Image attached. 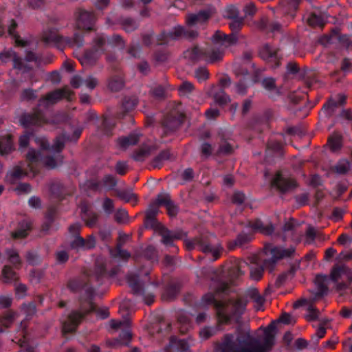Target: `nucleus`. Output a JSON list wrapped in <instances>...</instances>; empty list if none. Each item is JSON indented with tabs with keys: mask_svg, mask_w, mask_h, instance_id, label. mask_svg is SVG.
<instances>
[{
	"mask_svg": "<svg viewBox=\"0 0 352 352\" xmlns=\"http://www.w3.org/2000/svg\"><path fill=\"white\" fill-rule=\"evenodd\" d=\"M13 142H12V135H6L1 138L0 139V155H6L9 154L12 150Z\"/></svg>",
	"mask_w": 352,
	"mask_h": 352,
	"instance_id": "27",
	"label": "nucleus"
},
{
	"mask_svg": "<svg viewBox=\"0 0 352 352\" xmlns=\"http://www.w3.org/2000/svg\"><path fill=\"white\" fill-rule=\"evenodd\" d=\"M184 32L186 29L182 26L175 27L172 32H169V36L171 40H176L181 37H184Z\"/></svg>",
	"mask_w": 352,
	"mask_h": 352,
	"instance_id": "60",
	"label": "nucleus"
},
{
	"mask_svg": "<svg viewBox=\"0 0 352 352\" xmlns=\"http://www.w3.org/2000/svg\"><path fill=\"white\" fill-rule=\"evenodd\" d=\"M278 50L268 44L264 45L259 52L260 56L271 63L272 66L278 67L280 65V58L278 56Z\"/></svg>",
	"mask_w": 352,
	"mask_h": 352,
	"instance_id": "15",
	"label": "nucleus"
},
{
	"mask_svg": "<svg viewBox=\"0 0 352 352\" xmlns=\"http://www.w3.org/2000/svg\"><path fill=\"white\" fill-rule=\"evenodd\" d=\"M258 28L261 30L274 32L280 31L282 26L277 22H270L268 19L263 18L258 23Z\"/></svg>",
	"mask_w": 352,
	"mask_h": 352,
	"instance_id": "25",
	"label": "nucleus"
},
{
	"mask_svg": "<svg viewBox=\"0 0 352 352\" xmlns=\"http://www.w3.org/2000/svg\"><path fill=\"white\" fill-rule=\"evenodd\" d=\"M91 279H88L87 276L86 275H83L80 277L69 280L67 283V287L73 292H77L80 291L83 287L85 288V292L87 293V297L83 298L82 297L81 299H87L89 293L87 292V289H91L89 287H87V282L90 281Z\"/></svg>",
	"mask_w": 352,
	"mask_h": 352,
	"instance_id": "19",
	"label": "nucleus"
},
{
	"mask_svg": "<svg viewBox=\"0 0 352 352\" xmlns=\"http://www.w3.org/2000/svg\"><path fill=\"white\" fill-rule=\"evenodd\" d=\"M151 155V147L143 146L137 149L133 153V159L136 161H143Z\"/></svg>",
	"mask_w": 352,
	"mask_h": 352,
	"instance_id": "40",
	"label": "nucleus"
},
{
	"mask_svg": "<svg viewBox=\"0 0 352 352\" xmlns=\"http://www.w3.org/2000/svg\"><path fill=\"white\" fill-rule=\"evenodd\" d=\"M252 237L250 235L245 233L239 234L234 241L235 246H243L250 241Z\"/></svg>",
	"mask_w": 352,
	"mask_h": 352,
	"instance_id": "61",
	"label": "nucleus"
},
{
	"mask_svg": "<svg viewBox=\"0 0 352 352\" xmlns=\"http://www.w3.org/2000/svg\"><path fill=\"white\" fill-rule=\"evenodd\" d=\"M116 195L120 199L126 202H131L133 205L136 204L138 201L137 196L131 192L124 190L117 191Z\"/></svg>",
	"mask_w": 352,
	"mask_h": 352,
	"instance_id": "46",
	"label": "nucleus"
},
{
	"mask_svg": "<svg viewBox=\"0 0 352 352\" xmlns=\"http://www.w3.org/2000/svg\"><path fill=\"white\" fill-rule=\"evenodd\" d=\"M124 87V81L120 76H115L109 78L108 88L113 92L122 90Z\"/></svg>",
	"mask_w": 352,
	"mask_h": 352,
	"instance_id": "36",
	"label": "nucleus"
},
{
	"mask_svg": "<svg viewBox=\"0 0 352 352\" xmlns=\"http://www.w3.org/2000/svg\"><path fill=\"white\" fill-rule=\"evenodd\" d=\"M248 296L256 304V309L258 310L263 305L265 299L258 294L256 288L250 289L248 292Z\"/></svg>",
	"mask_w": 352,
	"mask_h": 352,
	"instance_id": "41",
	"label": "nucleus"
},
{
	"mask_svg": "<svg viewBox=\"0 0 352 352\" xmlns=\"http://www.w3.org/2000/svg\"><path fill=\"white\" fill-rule=\"evenodd\" d=\"M2 275L4 278V282L10 283L18 280L16 274L13 271L11 267L6 265L2 270Z\"/></svg>",
	"mask_w": 352,
	"mask_h": 352,
	"instance_id": "44",
	"label": "nucleus"
},
{
	"mask_svg": "<svg viewBox=\"0 0 352 352\" xmlns=\"http://www.w3.org/2000/svg\"><path fill=\"white\" fill-rule=\"evenodd\" d=\"M25 175H26V173L21 168V166H16L10 173L6 175V180L8 183L14 184L18 179Z\"/></svg>",
	"mask_w": 352,
	"mask_h": 352,
	"instance_id": "31",
	"label": "nucleus"
},
{
	"mask_svg": "<svg viewBox=\"0 0 352 352\" xmlns=\"http://www.w3.org/2000/svg\"><path fill=\"white\" fill-rule=\"evenodd\" d=\"M301 0H282L280 6L283 4H288V8L284 10L285 14H288L292 11H296L298 9V5Z\"/></svg>",
	"mask_w": 352,
	"mask_h": 352,
	"instance_id": "54",
	"label": "nucleus"
},
{
	"mask_svg": "<svg viewBox=\"0 0 352 352\" xmlns=\"http://www.w3.org/2000/svg\"><path fill=\"white\" fill-rule=\"evenodd\" d=\"M184 118L182 104H175L162 121L164 133L167 134L177 131L183 124Z\"/></svg>",
	"mask_w": 352,
	"mask_h": 352,
	"instance_id": "8",
	"label": "nucleus"
},
{
	"mask_svg": "<svg viewBox=\"0 0 352 352\" xmlns=\"http://www.w3.org/2000/svg\"><path fill=\"white\" fill-rule=\"evenodd\" d=\"M173 155L168 150L163 151L153 160L152 166L154 168H160L163 162L171 159Z\"/></svg>",
	"mask_w": 352,
	"mask_h": 352,
	"instance_id": "38",
	"label": "nucleus"
},
{
	"mask_svg": "<svg viewBox=\"0 0 352 352\" xmlns=\"http://www.w3.org/2000/svg\"><path fill=\"white\" fill-rule=\"evenodd\" d=\"M239 10L234 6H230L227 8L226 10V16L230 19H236L240 18L239 16Z\"/></svg>",
	"mask_w": 352,
	"mask_h": 352,
	"instance_id": "64",
	"label": "nucleus"
},
{
	"mask_svg": "<svg viewBox=\"0 0 352 352\" xmlns=\"http://www.w3.org/2000/svg\"><path fill=\"white\" fill-rule=\"evenodd\" d=\"M110 254L113 258L119 257L123 260H128L131 257V254L125 250L116 248L113 249H109Z\"/></svg>",
	"mask_w": 352,
	"mask_h": 352,
	"instance_id": "51",
	"label": "nucleus"
},
{
	"mask_svg": "<svg viewBox=\"0 0 352 352\" xmlns=\"http://www.w3.org/2000/svg\"><path fill=\"white\" fill-rule=\"evenodd\" d=\"M307 23L312 28L319 27L322 28L326 23V20L323 15L312 12L307 18Z\"/></svg>",
	"mask_w": 352,
	"mask_h": 352,
	"instance_id": "33",
	"label": "nucleus"
},
{
	"mask_svg": "<svg viewBox=\"0 0 352 352\" xmlns=\"http://www.w3.org/2000/svg\"><path fill=\"white\" fill-rule=\"evenodd\" d=\"M194 89L195 87L191 82L184 81L178 87L179 94L182 96H187L192 92Z\"/></svg>",
	"mask_w": 352,
	"mask_h": 352,
	"instance_id": "49",
	"label": "nucleus"
},
{
	"mask_svg": "<svg viewBox=\"0 0 352 352\" xmlns=\"http://www.w3.org/2000/svg\"><path fill=\"white\" fill-rule=\"evenodd\" d=\"M185 245L188 250H191L197 246L200 251L205 254H211L214 260L220 256L222 247L219 244H213L208 236H199L192 240H186Z\"/></svg>",
	"mask_w": 352,
	"mask_h": 352,
	"instance_id": "7",
	"label": "nucleus"
},
{
	"mask_svg": "<svg viewBox=\"0 0 352 352\" xmlns=\"http://www.w3.org/2000/svg\"><path fill=\"white\" fill-rule=\"evenodd\" d=\"M115 219L119 223H126L129 221V215L126 210L118 209L115 214Z\"/></svg>",
	"mask_w": 352,
	"mask_h": 352,
	"instance_id": "59",
	"label": "nucleus"
},
{
	"mask_svg": "<svg viewBox=\"0 0 352 352\" xmlns=\"http://www.w3.org/2000/svg\"><path fill=\"white\" fill-rule=\"evenodd\" d=\"M19 316L17 311L8 309L0 315V333L10 328Z\"/></svg>",
	"mask_w": 352,
	"mask_h": 352,
	"instance_id": "16",
	"label": "nucleus"
},
{
	"mask_svg": "<svg viewBox=\"0 0 352 352\" xmlns=\"http://www.w3.org/2000/svg\"><path fill=\"white\" fill-rule=\"evenodd\" d=\"M326 277L318 275L316 277L315 283L317 287V292L316 293L314 298L318 300L327 292L328 287L325 283Z\"/></svg>",
	"mask_w": 352,
	"mask_h": 352,
	"instance_id": "32",
	"label": "nucleus"
},
{
	"mask_svg": "<svg viewBox=\"0 0 352 352\" xmlns=\"http://www.w3.org/2000/svg\"><path fill=\"white\" fill-rule=\"evenodd\" d=\"M19 121L21 125L25 128L31 126L41 128L46 124H55L59 122L57 116H55L52 121L48 120L42 110L38 107L33 108L30 112L23 113L19 116Z\"/></svg>",
	"mask_w": 352,
	"mask_h": 352,
	"instance_id": "6",
	"label": "nucleus"
},
{
	"mask_svg": "<svg viewBox=\"0 0 352 352\" xmlns=\"http://www.w3.org/2000/svg\"><path fill=\"white\" fill-rule=\"evenodd\" d=\"M295 249L289 248L288 249H282L277 247H273L272 245H267L265 247V253L267 256H270V258L265 259L263 265L256 264L257 258H252L251 263L254 264L250 267V278L254 280H260L263 274L264 268L272 272L276 262L281 258L291 257L294 254Z\"/></svg>",
	"mask_w": 352,
	"mask_h": 352,
	"instance_id": "4",
	"label": "nucleus"
},
{
	"mask_svg": "<svg viewBox=\"0 0 352 352\" xmlns=\"http://www.w3.org/2000/svg\"><path fill=\"white\" fill-rule=\"evenodd\" d=\"M89 296L87 299H80V307L78 310L72 311L67 316V319L63 322V333L75 332L78 326L82 320L89 314L94 312L102 318L109 317V311L107 309L98 308L92 301L94 295L93 289H87Z\"/></svg>",
	"mask_w": 352,
	"mask_h": 352,
	"instance_id": "3",
	"label": "nucleus"
},
{
	"mask_svg": "<svg viewBox=\"0 0 352 352\" xmlns=\"http://www.w3.org/2000/svg\"><path fill=\"white\" fill-rule=\"evenodd\" d=\"M106 38L102 35L96 36L92 41L91 47L85 50L78 58L82 66H94L99 60L100 55L105 52Z\"/></svg>",
	"mask_w": 352,
	"mask_h": 352,
	"instance_id": "5",
	"label": "nucleus"
},
{
	"mask_svg": "<svg viewBox=\"0 0 352 352\" xmlns=\"http://www.w3.org/2000/svg\"><path fill=\"white\" fill-rule=\"evenodd\" d=\"M332 34H336V37H337L340 43L346 46V47L348 48L350 46L351 41L348 35L340 34L338 29L332 30Z\"/></svg>",
	"mask_w": 352,
	"mask_h": 352,
	"instance_id": "58",
	"label": "nucleus"
},
{
	"mask_svg": "<svg viewBox=\"0 0 352 352\" xmlns=\"http://www.w3.org/2000/svg\"><path fill=\"white\" fill-rule=\"evenodd\" d=\"M129 342L126 338L120 337V339L107 340L106 344L109 347L118 348L124 345H128Z\"/></svg>",
	"mask_w": 352,
	"mask_h": 352,
	"instance_id": "56",
	"label": "nucleus"
},
{
	"mask_svg": "<svg viewBox=\"0 0 352 352\" xmlns=\"http://www.w3.org/2000/svg\"><path fill=\"white\" fill-rule=\"evenodd\" d=\"M164 206L167 213L170 217H175L178 213V207L171 200L168 194H160L156 200L152 202L145 212L144 226L146 228L153 229L162 237V243L166 245H171L174 240L182 238V231L171 232L166 228L155 217L159 212V206Z\"/></svg>",
	"mask_w": 352,
	"mask_h": 352,
	"instance_id": "2",
	"label": "nucleus"
},
{
	"mask_svg": "<svg viewBox=\"0 0 352 352\" xmlns=\"http://www.w3.org/2000/svg\"><path fill=\"white\" fill-rule=\"evenodd\" d=\"M299 268V262L294 263L288 272L283 273L278 276L276 279V285L277 287H280L286 280L288 276L293 277L296 271Z\"/></svg>",
	"mask_w": 352,
	"mask_h": 352,
	"instance_id": "37",
	"label": "nucleus"
},
{
	"mask_svg": "<svg viewBox=\"0 0 352 352\" xmlns=\"http://www.w3.org/2000/svg\"><path fill=\"white\" fill-rule=\"evenodd\" d=\"M6 254L8 256L9 261L16 267L19 268L21 261L19 253L14 250H8Z\"/></svg>",
	"mask_w": 352,
	"mask_h": 352,
	"instance_id": "47",
	"label": "nucleus"
},
{
	"mask_svg": "<svg viewBox=\"0 0 352 352\" xmlns=\"http://www.w3.org/2000/svg\"><path fill=\"white\" fill-rule=\"evenodd\" d=\"M225 50L220 47H214L204 52V60L211 64L221 62L224 56Z\"/></svg>",
	"mask_w": 352,
	"mask_h": 352,
	"instance_id": "20",
	"label": "nucleus"
},
{
	"mask_svg": "<svg viewBox=\"0 0 352 352\" xmlns=\"http://www.w3.org/2000/svg\"><path fill=\"white\" fill-rule=\"evenodd\" d=\"M109 324L111 328L115 331H122L120 338H126L129 341H131L132 338V333L129 329L131 325L129 319L127 318L123 320H111L109 321Z\"/></svg>",
	"mask_w": 352,
	"mask_h": 352,
	"instance_id": "18",
	"label": "nucleus"
},
{
	"mask_svg": "<svg viewBox=\"0 0 352 352\" xmlns=\"http://www.w3.org/2000/svg\"><path fill=\"white\" fill-rule=\"evenodd\" d=\"M211 16L209 11L201 10L197 14H188L186 16V23L189 26L206 22Z\"/></svg>",
	"mask_w": 352,
	"mask_h": 352,
	"instance_id": "21",
	"label": "nucleus"
},
{
	"mask_svg": "<svg viewBox=\"0 0 352 352\" xmlns=\"http://www.w3.org/2000/svg\"><path fill=\"white\" fill-rule=\"evenodd\" d=\"M328 145L332 151L339 150L342 146V136L338 133H333L328 139Z\"/></svg>",
	"mask_w": 352,
	"mask_h": 352,
	"instance_id": "39",
	"label": "nucleus"
},
{
	"mask_svg": "<svg viewBox=\"0 0 352 352\" xmlns=\"http://www.w3.org/2000/svg\"><path fill=\"white\" fill-rule=\"evenodd\" d=\"M16 27H17L16 22L15 21V20L12 19L11 22H10V25L8 28V33L10 35L13 36L16 38V43L17 44V45L24 47L26 45L27 42L22 41V40H19V36L17 34H14V30L16 28Z\"/></svg>",
	"mask_w": 352,
	"mask_h": 352,
	"instance_id": "52",
	"label": "nucleus"
},
{
	"mask_svg": "<svg viewBox=\"0 0 352 352\" xmlns=\"http://www.w3.org/2000/svg\"><path fill=\"white\" fill-rule=\"evenodd\" d=\"M138 102V100L135 97H124L121 105L122 112L118 114V118H122L126 113L133 110Z\"/></svg>",
	"mask_w": 352,
	"mask_h": 352,
	"instance_id": "24",
	"label": "nucleus"
},
{
	"mask_svg": "<svg viewBox=\"0 0 352 352\" xmlns=\"http://www.w3.org/2000/svg\"><path fill=\"white\" fill-rule=\"evenodd\" d=\"M247 266V263L243 261H235L228 270L229 279L232 281L243 274V270Z\"/></svg>",
	"mask_w": 352,
	"mask_h": 352,
	"instance_id": "22",
	"label": "nucleus"
},
{
	"mask_svg": "<svg viewBox=\"0 0 352 352\" xmlns=\"http://www.w3.org/2000/svg\"><path fill=\"white\" fill-rule=\"evenodd\" d=\"M290 324L292 316L283 314L277 321H272L267 327H261L264 336L262 342L254 338L250 331L240 332L236 337L232 334L224 335L221 341L217 342L216 348L219 352H266L272 349L274 344L275 336L277 333L278 322Z\"/></svg>",
	"mask_w": 352,
	"mask_h": 352,
	"instance_id": "1",
	"label": "nucleus"
},
{
	"mask_svg": "<svg viewBox=\"0 0 352 352\" xmlns=\"http://www.w3.org/2000/svg\"><path fill=\"white\" fill-rule=\"evenodd\" d=\"M119 23L126 32H132L138 28L136 22L131 18H121Z\"/></svg>",
	"mask_w": 352,
	"mask_h": 352,
	"instance_id": "42",
	"label": "nucleus"
},
{
	"mask_svg": "<svg viewBox=\"0 0 352 352\" xmlns=\"http://www.w3.org/2000/svg\"><path fill=\"white\" fill-rule=\"evenodd\" d=\"M66 142V137L64 135H60L56 138L52 148L57 153L60 152L65 147Z\"/></svg>",
	"mask_w": 352,
	"mask_h": 352,
	"instance_id": "55",
	"label": "nucleus"
},
{
	"mask_svg": "<svg viewBox=\"0 0 352 352\" xmlns=\"http://www.w3.org/2000/svg\"><path fill=\"white\" fill-rule=\"evenodd\" d=\"M76 26L78 29L87 31L94 30L93 25L96 21V16L91 11L83 8H78L75 12Z\"/></svg>",
	"mask_w": 352,
	"mask_h": 352,
	"instance_id": "10",
	"label": "nucleus"
},
{
	"mask_svg": "<svg viewBox=\"0 0 352 352\" xmlns=\"http://www.w3.org/2000/svg\"><path fill=\"white\" fill-rule=\"evenodd\" d=\"M21 310L26 314L28 317H31L36 311V305L34 302L24 303L21 307Z\"/></svg>",
	"mask_w": 352,
	"mask_h": 352,
	"instance_id": "57",
	"label": "nucleus"
},
{
	"mask_svg": "<svg viewBox=\"0 0 352 352\" xmlns=\"http://www.w3.org/2000/svg\"><path fill=\"white\" fill-rule=\"evenodd\" d=\"M36 98V96L35 92L32 89H26L21 91V100H32Z\"/></svg>",
	"mask_w": 352,
	"mask_h": 352,
	"instance_id": "62",
	"label": "nucleus"
},
{
	"mask_svg": "<svg viewBox=\"0 0 352 352\" xmlns=\"http://www.w3.org/2000/svg\"><path fill=\"white\" fill-rule=\"evenodd\" d=\"M184 57L192 62H195L201 58H204V52L197 46H195L184 52Z\"/></svg>",
	"mask_w": 352,
	"mask_h": 352,
	"instance_id": "34",
	"label": "nucleus"
},
{
	"mask_svg": "<svg viewBox=\"0 0 352 352\" xmlns=\"http://www.w3.org/2000/svg\"><path fill=\"white\" fill-rule=\"evenodd\" d=\"M250 226L253 229L256 230L261 232V233L265 234H272L274 230L272 224L264 226L263 223L259 219H256L253 221L250 222Z\"/></svg>",
	"mask_w": 352,
	"mask_h": 352,
	"instance_id": "35",
	"label": "nucleus"
},
{
	"mask_svg": "<svg viewBox=\"0 0 352 352\" xmlns=\"http://www.w3.org/2000/svg\"><path fill=\"white\" fill-rule=\"evenodd\" d=\"M330 278L337 283L340 280L344 279L349 283H352V270L344 264L338 263L333 266L330 272Z\"/></svg>",
	"mask_w": 352,
	"mask_h": 352,
	"instance_id": "13",
	"label": "nucleus"
},
{
	"mask_svg": "<svg viewBox=\"0 0 352 352\" xmlns=\"http://www.w3.org/2000/svg\"><path fill=\"white\" fill-rule=\"evenodd\" d=\"M213 98L215 102L219 105H225L230 102L229 96L226 94L223 89L214 94Z\"/></svg>",
	"mask_w": 352,
	"mask_h": 352,
	"instance_id": "48",
	"label": "nucleus"
},
{
	"mask_svg": "<svg viewBox=\"0 0 352 352\" xmlns=\"http://www.w3.org/2000/svg\"><path fill=\"white\" fill-rule=\"evenodd\" d=\"M248 304V300L243 297H239L236 300H232L231 301V312L235 316L242 314Z\"/></svg>",
	"mask_w": 352,
	"mask_h": 352,
	"instance_id": "26",
	"label": "nucleus"
},
{
	"mask_svg": "<svg viewBox=\"0 0 352 352\" xmlns=\"http://www.w3.org/2000/svg\"><path fill=\"white\" fill-rule=\"evenodd\" d=\"M81 218L87 226L94 228L96 226L98 215L92 211L91 212L86 214V215H82Z\"/></svg>",
	"mask_w": 352,
	"mask_h": 352,
	"instance_id": "43",
	"label": "nucleus"
},
{
	"mask_svg": "<svg viewBox=\"0 0 352 352\" xmlns=\"http://www.w3.org/2000/svg\"><path fill=\"white\" fill-rule=\"evenodd\" d=\"M233 147L226 141H223L220 143L219 149L217 151L218 155H230L233 153Z\"/></svg>",
	"mask_w": 352,
	"mask_h": 352,
	"instance_id": "53",
	"label": "nucleus"
},
{
	"mask_svg": "<svg viewBox=\"0 0 352 352\" xmlns=\"http://www.w3.org/2000/svg\"><path fill=\"white\" fill-rule=\"evenodd\" d=\"M350 169V162L347 160H342L338 164L332 167L333 171L344 175Z\"/></svg>",
	"mask_w": 352,
	"mask_h": 352,
	"instance_id": "50",
	"label": "nucleus"
},
{
	"mask_svg": "<svg viewBox=\"0 0 352 352\" xmlns=\"http://www.w3.org/2000/svg\"><path fill=\"white\" fill-rule=\"evenodd\" d=\"M231 301L232 300H230L228 302L221 301L216 302L215 308L217 309L219 323H227L232 316H235V314L231 312Z\"/></svg>",
	"mask_w": 352,
	"mask_h": 352,
	"instance_id": "14",
	"label": "nucleus"
},
{
	"mask_svg": "<svg viewBox=\"0 0 352 352\" xmlns=\"http://www.w3.org/2000/svg\"><path fill=\"white\" fill-rule=\"evenodd\" d=\"M151 96L157 99L163 100L167 97V91L165 87L162 85H157L151 91Z\"/></svg>",
	"mask_w": 352,
	"mask_h": 352,
	"instance_id": "45",
	"label": "nucleus"
},
{
	"mask_svg": "<svg viewBox=\"0 0 352 352\" xmlns=\"http://www.w3.org/2000/svg\"><path fill=\"white\" fill-rule=\"evenodd\" d=\"M180 290V286L178 284L171 283L168 285L162 294V299L164 301L173 300Z\"/></svg>",
	"mask_w": 352,
	"mask_h": 352,
	"instance_id": "29",
	"label": "nucleus"
},
{
	"mask_svg": "<svg viewBox=\"0 0 352 352\" xmlns=\"http://www.w3.org/2000/svg\"><path fill=\"white\" fill-rule=\"evenodd\" d=\"M144 255L147 259L152 261L157 260L156 250L153 246H148L144 252Z\"/></svg>",
	"mask_w": 352,
	"mask_h": 352,
	"instance_id": "63",
	"label": "nucleus"
},
{
	"mask_svg": "<svg viewBox=\"0 0 352 352\" xmlns=\"http://www.w3.org/2000/svg\"><path fill=\"white\" fill-rule=\"evenodd\" d=\"M140 135L138 133H132L129 136L122 137L118 140V143L120 148H127L130 146L135 145L140 141Z\"/></svg>",
	"mask_w": 352,
	"mask_h": 352,
	"instance_id": "28",
	"label": "nucleus"
},
{
	"mask_svg": "<svg viewBox=\"0 0 352 352\" xmlns=\"http://www.w3.org/2000/svg\"><path fill=\"white\" fill-rule=\"evenodd\" d=\"M74 95V92L69 89L68 86H64L60 89H56L41 96L38 100V106L47 109L63 99L72 101Z\"/></svg>",
	"mask_w": 352,
	"mask_h": 352,
	"instance_id": "9",
	"label": "nucleus"
},
{
	"mask_svg": "<svg viewBox=\"0 0 352 352\" xmlns=\"http://www.w3.org/2000/svg\"><path fill=\"white\" fill-rule=\"evenodd\" d=\"M271 186L276 187L281 192H287L297 187L296 180L291 177H285L280 171H278L271 182Z\"/></svg>",
	"mask_w": 352,
	"mask_h": 352,
	"instance_id": "12",
	"label": "nucleus"
},
{
	"mask_svg": "<svg viewBox=\"0 0 352 352\" xmlns=\"http://www.w3.org/2000/svg\"><path fill=\"white\" fill-rule=\"evenodd\" d=\"M32 229V221L30 219H25L18 223L17 229L12 232L10 235L13 239H23L26 238Z\"/></svg>",
	"mask_w": 352,
	"mask_h": 352,
	"instance_id": "17",
	"label": "nucleus"
},
{
	"mask_svg": "<svg viewBox=\"0 0 352 352\" xmlns=\"http://www.w3.org/2000/svg\"><path fill=\"white\" fill-rule=\"evenodd\" d=\"M41 41L46 44L58 43L63 41V38L58 34L56 29H48L41 35Z\"/></svg>",
	"mask_w": 352,
	"mask_h": 352,
	"instance_id": "23",
	"label": "nucleus"
},
{
	"mask_svg": "<svg viewBox=\"0 0 352 352\" xmlns=\"http://www.w3.org/2000/svg\"><path fill=\"white\" fill-rule=\"evenodd\" d=\"M63 159L60 154L55 156L48 155L43 159V164L47 168L53 169L63 163Z\"/></svg>",
	"mask_w": 352,
	"mask_h": 352,
	"instance_id": "30",
	"label": "nucleus"
},
{
	"mask_svg": "<svg viewBox=\"0 0 352 352\" xmlns=\"http://www.w3.org/2000/svg\"><path fill=\"white\" fill-rule=\"evenodd\" d=\"M127 280L134 294L143 296L145 304L151 305L154 302L155 295L146 293V289L142 287L136 275H129Z\"/></svg>",
	"mask_w": 352,
	"mask_h": 352,
	"instance_id": "11",
	"label": "nucleus"
}]
</instances>
